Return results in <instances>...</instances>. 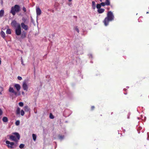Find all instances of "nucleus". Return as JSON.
<instances>
[{
  "mask_svg": "<svg viewBox=\"0 0 149 149\" xmlns=\"http://www.w3.org/2000/svg\"><path fill=\"white\" fill-rule=\"evenodd\" d=\"M12 26L15 28L16 34L19 36L21 33V28L20 24L15 20L13 21L11 23Z\"/></svg>",
  "mask_w": 149,
  "mask_h": 149,
  "instance_id": "f257e3e1",
  "label": "nucleus"
},
{
  "mask_svg": "<svg viewBox=\"0 0 149 149\" xmlns=\"http://www.w3.org/2000/svg\"><path fill=\"white\" fill-rule=\"evenodd\" d=\"M114 16L112 13L111 11L108 12L107 14V17H106L103 22L105 26L108 25L109 21L113 20L114 19Z\"/></svg>",
  "mask_w": 149,
  "mask_h": 149,
  "instance_id": "f03ea898",
  "label": "nucleus"
},
{
  "mask_svg": "<svg viewBox=\"0 0 149 149\" xmlns=\"http://www.w3.org/2000/svg\"><path fill=\"white\" fill-rule=\"evenodd\" d=\"M13 134L14 135L10 136V139L12 141H14L16 142H17L20 139L19 135L18 133L17 132L14 133Z\"/></svg>",
  "mask_w": 149,
  "mask_h": 149,
  "instance_id": "7ed1b4c3",
  "label": "nucleus"
},
{
  "mask_svg": "<svg viewBox=\"0 0 149 149\" xmlns=\"http://www.w3.org/2000/svg\"><path fill=\"white\" fill-rule=\"evenodd\" d=\"M19 6L17 5H15L14 6L11 8L10 13L12 14L13 15H15L16 12H18L19 11Z\"/></svg>",
  "mask_w": 149,
  "mask_h": 149,
  "instance_id": "20e7f679",
  "label": "nucleus"
},
{
  "mask_svg": "<svg viewBox=\"0 0 149 149\" xmlns=\"http://www.w3.org/2000/svg\"><path fill=\"white\" fill-rule=\"evenodd\" d=\"M6 143L7 144V146L9 148L13 149L16 148L17 145L14 143L10 142L9 141H6Z\"/></svg>",
  "mask_w": 149,
  "mask_h": 149,
  "instance_id": "39448f33",
  "label": "nucleus"
},
{
  "mask_svg": "<svg viewBox=\"0 0 149 149\" xmlns=\"http://www.w3.org/2000/svg\"><path fill=\"white\" fill-rule=\"evenodd\" d=\"M8 91L10 93L13 94V95H15L16 96H17V95H19V94L18 95L17 92L12 87L11 85L10 86Z\"/></svg>",
  "mask_w": 149,
  "mask_h": 149,
  "instance_id": "423d86ee",
  "label": "nucleus"
},
{
  "mask_svg": "<svg viewBox=\"0 0 149 149\" xmlns=\"http://www.w3.org/2000/svg\"><path fill=\"white\" fill-rule=\"evenodd\" d=\"M20 109L19 107H17L16 110V113L17 115L20 114L22 116H23L24 114V111L23 110H22L20 112Z\"/></svg>",
  "mask_w": 149,
  "mask_h": 149,
  "instance_id": "0eeeda50",
  "label": "nucleus"
},
{
  "mask_svg": "<svg viewBox=\"0 0 149 149\" xmlns=\"http://www.w3.org/2000/svg\"><path fill=\"white\" fill-rule=\"evenodd\" d=\"M22 87L24 90L25 91H28V87L26 82L25 81H24L23 82Z\"/></svg>",
  "mask_w": 149,
  "mask_h": 149,
  "instance_id": "6e6552de",
  "label": "nucleus"
},
{
  "mask_svg": "<svg viewBox=\"0 0 149 149\" xmlns=\"http://www.w3.org/2000/svg\"><path fill=\"white\" fill-rule=\"evenodd\" d=\"M36 11L37 15V17L40 15L41 13V11L40 8L38 7H36Z\"/></svg>",
  "mask_w": 149,
  "mask_h": 149,
  "instance_id": "1a4fd4ad",
  "label": "nucleus"
},
{
  "mask_svg": "<svg viewBox=\"0 0 149 149\" xmlns=\"http://www.w3.org/2000/svg\"><path fill=\"white\" fill-rule=\"evenodd\" d=\"M21 25L22 29L25 30L26 31L28 29V26L24 24V23L22 22L21 23Z\"/></svg>",
  "mask_w": 149,
  "mask_h": 149,
  "instance_id": "9d476101",
  "label": "nucleus"
},
{
  "mask_svg": "<svg viewBox=\"0 0 149 149\" xmlns=\"http://www.w3.org/2000/svg\"><path fill=\"white\" fill-rule=\"evenodd\" d=\"M14 86L16 89L17 91H19L21 88V86L18 84H15Z\"/></svg>",
  "mask_w": 149,
  "mask_h": 149,
  "instance_id": "9b49d317",
  "label": "nucleus"
},
{
  "mask_svg": "<svg viewBox=\"0 0 149 149\" xmlns=\"http://www.w3.org/2000/svg\"><path fill=\"white\" fill-rule=\"evenodd\" d=\"M104 9L103 8H100L98 9L97 12L99 13H101L104 12Z\"/></svg>",
  "mask_w": 149,
  "mask_h": 149,
  "instance_id": "f8f14e48",
  "label": "nucleus"
},
{
  "mask_svg": "<svg viewBox=\"0 0 149 149\" xmlns=\"http://www.w3.org/2000/svg\"><path fill=\"white\" fill-rule=\"evenodd\" d=\"M24 109L25 111L28 112L30 111V109L27 106H25L24 107Z\"/></svg>",
  "mask_w": 149,
  "mask_h": 149,
  "instance_id": "ddd939ff",
  "label": "nucleus"
},
{
  "mask_svg": "<svg viewBox=\"0 0 149 149\" xmlns=\"http://www.w3.org/2000/svg\"><path fill=\"white\" fill-rule=\"evenodd\" d=\"M0 34L1 36L3 38H5V33L3 31H1L0 33Z\"/></svg>",
  "mask_w": 149,
  "mask_h": 149,
  "instance_id": "4468645a",
  "label": "nucleus"
},
{
  "mask_svg": "<svg viewBox=\"0 0 149 149\" xmlns=\"http://www.w3.org/2000/svg\"><path fill=\"white\" fill-rule=\"evenodd\" d=\"M2 120L4 122H7L8 121V119L6 117H3L2 118Z\"/></svg>",
  "mask_w": 149,
  "mask_h": 149,
  "instance_id": "2eb2a0df",
  "label": "nucleus"
},
{
  "mask_svg": "<svg viewBox=\"0 0 149 149\" xmlns=\"http://www.w3.org/2000/svg\"><path fill=\"white\" fill-rule=\"evenodd\" d=\"M32 137L33 139V140L34 141H35L36 140V138H37V136L36 134H32Z\"/></svg>",
  "mask_w": 149,
  "mask_h": 149,
  "instance_id": "dca6fc26",
  "label": "nucleus"
},
{
  "mask_svg": "<svg viewBox=\"0 0 149 149\" xmlns=\"http://www.w3.org/2000/svg\"><path fill=\"white\" fill-rule=\"evenodd\" d=\"M92 8L93 9H95L96 8V3L95 1H93L92 2Z\"/></svg>",
  "mask_w": 149,
  "mask_h": 149,
  "instance_id": "f3484780",
  "label": "nucleus"
},
{
  "mask_svg": "<svg viewBox=\"0 0 149 149\" xmlns=\"http://www.w3.org/2000/svg\"><path fill=\"white\" fill-rule=\"evenodd\" d=\"M4 13V11L3 10H0V17H1L3 16Z\"/></svg>",
  "mask_w": 149,
  "mask_h": 149,
  "instance_id": "a211bd4d",
  "label": "nucleus"
},
{
  "mask_svg": "<svg viewBox=\"0 0 149 149\" xmlns=\"http://www.w3.org/2000/svg\"><path fill=\"white\" fill-rule=\"evenodd\" d=\"M105 4L107 6H109L110 5V3L109 0H106L105 2Z\"/></svg>",
  "mask_w": 149,
  "mask_h": 149,
  "instance_id": "6ab92c4d",
  "label": "nucleus"
},
{
  "mask_svg": "<svg viewBox=\"0 0 149 149\" xmlns=\"http://www.w3.org/2000/svg\"><path fill=\"white\" fill-rule=\"evenodd\" d=\"M26 36V34L25 32H23L21 34V38H24Z\"/></svg>",
  "mask_w": 149,
  "mask_h": 149,
  "instance_id": "aec40b11",
  "label": "nucleus"
},
{
  "mask_svg": "<svg viewBox=\"0 0 149 149\" xmlns=\"http://www.w3.org/2000/svg\"><path fill=\"white\" fill-rule=\"evenodd\" d=\"M6 33L7 34H10L11 33V30L10 29H8L6 31Z\"/></svg>",
  "mask_w": 149,
  "mask_h": 149,
  "instance_id": "412c9836",
  "label": "nucleus"
},
{
  "mask_svg": "<svg viewBox=\"0 0 149 149\" xmlns=\"http://www.w3.org/2000/svg\"><path fill=\"white\" fill-rule=\"evenodd\" d=\"M101 5L100 4H98L97 5L96 8L98 9H100L101 7Z\"/></svg>",
  "mask_w": 149,
  "mask_h": 149,
  "instance_id": "4be33fe9",
  "label": "nucleus"
},
{
  "mask_svg": "<svg viewBox=\"0 0 149 149\" xmlns=\"http://www.w3.org/2000/svg\"><path fill=\"white\" fill-rule=\"evenodd\" d=\"M74 29L78 33L79 32V28L77 26H75L74 27Z\"/></svg>",
  "mask_w": 149,
  "mask_h": 149,
  "instance_id": "5701e85b",
  "label": "nucleus"
},
{
  "mask_svg": "<svg viewBox=\"0 0 149 149\" xmlns=\"http://www.w3.org/2000/svg\"><path fill=\"white\" fill-rule=\"evenodd\" d=\"M24 146V145L23 144H21L19 146V148H23Z\"/></svg>",
  "mask_w": 149,
  "mask_h": 149,
  "instance_id": "b1692460",
  "label": "nucleus"
},
{
  "mask_svg": "<svg viewBox=\"0 0 149 149\" xmlns=\"http://www.w3.org/2000/svg\"><path fill=\"white\" fill-rule=\"evenodd\" d=\"M19 106L22 107L24 105V104L22 102H19Z\"/></svg>",
  "mask_w": 149,
  "mask_h": 149,
  "instance_id": "393cba45",
  "label": "nucleus"
},
{
  "mask_svg": "<svg viewBox=\"0 0 149 149\" xmlns=\"http://www.w3.org/2000/svg\"><path fill=\"white\" fill-rule=\"evenodd\" d=\"M58 138L60 140H62L63 139L64 136L60 135L58 136Z\"/></svg>",
  "mask_w": 149,
  "mask_h": 149,
  "instance_id": "a878e982",
  "label": "nucleus"
},
{
  "mask_svg": "<svg viewBox=\"0 0 149 149\" xmlns=\"http://www.w3.org/2000/svg\"><path fill=\"white\" fill-rule=\"evenodd\" d=\"M49 118L51 119H53L54 118V116L52 114L50 113L49 115Z\"/></svg>",
  "mask_w": 149,
  "mask_h": 149,
  "instance_id": "bb28decb",
  "label": "nucleus"
},
{
  "mask_svg": "<svg viewBox=\"0 0 149 149\" xmlns=\"http://www.w3.org/2000/svg\"><path fill=\"white\" fill-rule=\"evenodd\" d=\"M19 123H20V122L19 120H17L15 122V125L17 126L19 125Z\"/></svg>",
  "mask_w": 149,
  "mask_h": 149,
  "instance_id": "cd10ccee",
  "label": "nucleus"
},
{
  "mask_svg": "<svg viewBox=\"0 0 149 149\" xmlns=\"http://www.w3.org/2000/svg\"><path fill=\"white\" fill-rule=\"evenodd\" d=\"M100 4L101 6H105L106 5V4H105V2H102Z\"/></svg>",
  "mask_w": 149,
  "mask_h": 149,
  "instance_id": "c85d7f7f",
  "label": "nucleus"
},
{
  "mask_svg": "<svg viewBox=\"0 0 149 149\" xmlns=\"http://www.w3.org/2000/svg\"><path fill=\"white\" fill-rule=\"evenodd\" d=\"M3 113V112L2 110L0 108V116L2 115Z\"/></svg>",
  "mask_w": 149,
  "mask_h": 149,
  "instance_id": "c756f323",
  "label": "nucleus"
},
{
  "mask_svg": "<svg viewBox=\"0 0 149 149\" xmlns=\"http://www.w3.org/2000/svg\"><path fill=\"white\" fill-rule=\"evenodd\" d=\"M22 21H23V22H24V23L26 22V19L24 17H23L22 18Z\"/></svg>",
  "mask_w": 149,
  "mask_h": 149,
  "instance_id": "7c9ffc66",
  "label": "nucleus"
},
{
  "mask_svg": "<svg viewBox=\"0 0 149 149\" xmlns=\"http://www.w3.org/2000/svg\"><path fill=\"white\" fill-rule=\"evenodd\" d=\"M17 79L19 80H21L22 79V77L20 76H18L17 77Z\"/></svg>",
  "mask_w": 149,
  "mask_h": 149,
  "instance_id": "2f4dec72",
  "label": "nucleus"
},
{
  "mask_svg": "<svg viewBox=\"0 0 149 149\" xmlns=\"http://www.w3.org/2000/svg\"><path fill=\"white\" fill-rule=\"evenodd\" d=\"M21 63L23 65H24V64L23 63V59H22V58H21Z\"/></svg>",
  "mask_w": 149,
  "mask_h": 149,
  "instance_id": "473e14b6",
  "label": "nucleus"
},
{
  "mask_svg": "<svg viewBox=\"0 0 149 149\" xmlns=\"http://www.w3.org/2000/svg\"><path fill=\"white\" fill-rule=\"evenodd\" d=\"M22 9H23V10L24 12H25L26 11V9L24 7H23Z\"/></svg>",
  "mask_w": 149,
  "mask_h": 149,
  "instance_id": "72a5a7b5",
  "label": "nucleus"
},
{
  "mask_svg": "<svg viewBox=\"0 0 149 149\" xmlns=\"http://www.w3.org/2000/svg\"><path fill=\"white\" fill-rule=\"evenodd\" d=\"M94 106H92L91 107V109L92 110H93L94 109Z\"/></svg>",
  "mask_w": 149,
  "mask_h": 149,
  "instance_id": "f704fd0d",
  "label": "nucleus"
},
{
  "mask_svg": "<svg viewBox=\"0 0 149 149\" xmlns=\"http://www.w3.org/2000/svg\"><path fill=\"white\" fill-rule=\"evenodd\" d=\"M22 93L23 95H24V93L23 91L22 92Z\"/></svg>",
  "mask_w": 149,
  "mask_h": 149,
  "instance_id": "c9c22d12",
  "label": "nucleus"
},
{
  "mask_svg": "<svg viewBox=\"0 0 149 149\" xmlns=\"http://www.w3.org/2000/svg\"><path fill=\"white\" fill-rule=\"evenodd\" d=\"M1 58H0V65L1 64Z\"/></svg>",
  "mask_w": 149,
  "mask_h": 149,
  "instance_id": "e433bc0d",
  "label": "nucleus"
},
{
  "mask_svg": "<svg viewBox=\"0 0 149 149\" xmlns=\"http://www.w3.org/2000/svg\"><path fill=\"white\" fill-rule=\"evenodd\" d=\"M68 1H69V2H71L72 1V0H68Z\"/></svg>",
  "mask_w": 149,
  "mask_h": 149,
  "instance_id": "4c0bfd02",
  "label": "nucleus"
},
{
  "mask_svg": "<svg viewBox=\"0 0 149 149\" xmlns=\"http://www.w3.org/2000/svg\"><path fill=\"white\" fill-rule=\"evenodd\" d=\"M71 3H70L69 4V5L70 6V5H71Z\"/></svg>",
  "mask_w": 149,
  "mask_h": 149,
  "instance_id": "58836bf2",
  "label": "nucleus"
},
{
  "mask_svg": "<svg viewBox=\"0 0 149 149\" xmlns=\"http://www.w3.org/2000/svg\"><path fill=\"white\" fill-rule=\"evenodd\" d=\"M100 1L101 2L102 1V0H100Z\"/></svg>",
  "mask_w": 149,
  "mask_h": 149,
  "instance_id": "ea45409f",
  "label": "nucleus"
},
{
  "mask_svg": "<svg viewBox=\"0 0 149 149\" xmlns=\"http://www.w3.org/2000/svg\"><path fill=\"white\" fill-rule=\"evenodd\" d=\"M0 94H2V93H1V92H0Z\"/></svg>",
  "mask_w": 149,
  "mask_h": 149,
  "instance_id": "a19ab883",
  "label": "nucleus"
},
{
  "mask_svg": "<svg viewBox=\"0 0 149 149\" xmlns=\"http://www.w3.org/2000/svg\"><path fill=\"white\" fill-rule=\"evenodd\" d=\"M146 13H147V14H148V13H148V12H147Z\"/></svg>",
  "mask_w": 149,
  "mask_h": 149,
  "instance_id": "79ce46f5",
  "label": "nucleus"
}]
</instances>
